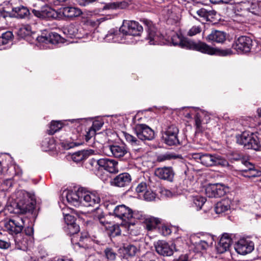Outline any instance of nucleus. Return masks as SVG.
<instances>
[{
  "label": "nucleus",
  "instance_id": "1",
  "mask_svg": "<svg viewBox=\"0 0 261 261\" xmlns=\"http://www.w3.org/2000/svg\"><path fill=\"white\" fill-rule=\"evenodd\" d=\"M171 41L174 46L178 45L181 48L195 50L209 55L225 57L233 54V51L230 48L222 49L213 47L203 42L199 41L196 43L184 38L177 34L172 36Z\"/></svg>",
  "mask_w": 261,
  "mask_h": 261
},
{
  "label": "nucleus",
  "instance_id": "2",
  "mask_svg": "<svg viewBox=\"0 0 261 261\" xmlns=\"http://www.w3.org/2000/svg\"><path fill=\"white\" fill-rule=\"evenodd\" d=\"M134 130L138 139L135 136L124 133L126 141L132 146L140 145L141 140H152L154 138V132L150 127L145 124H139L136 125Z\"/></svg>",
  "mask_w": 261,
  "mask_h": 261
},
{
  "label": "nucleus",
  "instance_id": "3",
  "mask_svg": "<svg viewBox=\"0 0 261 261\" xmlns=\"http://www.w3.org/2000/svg\"><path fill=\"white\" fill-rule=\"evenodd\" d=\"M17 198L13 203V212L17 214H25L32 212L35 208L36 201L33 196L25 191L17 192Z\"/></svg>",
  "mask_w": 261,
  "mask_h": 261
},
{
  "label": "nucleus",
  "instance_id": "4",
  "mask_svg": "<svg viewBox=\"0 0 261 261\" xmlns=\"http://www.w3.org/2000/svg\"><path fill=\"white\" fill-rule=\"evenodd\" d=\"M106 209L110 215L123 221H128L132 219V210L124 204L115 205L110 203L107 204Z\"/></svg>",
  "mask_w": 261,
  "mask_h": 261
},
{
  "label": "nucleus",
  "instance_id": "5",
  "mask_svg": "<svg viewBox=\"0 0 261 261\" xmlns=\"http://www.w3.org/2000/svg\"><path fill=\"white\" fill-rule=\"evenodd\" d=\"M24 231V235L20 232L14 237V241L16 249L25 251L33 244L34 229L31 226H27L25 227Z\"/></svg>",
  "mask_w": 261,
  "mask_h": 261
},
{
  "label": "nucleus",
  "instance_id": "6",
  "mask_svg": "<svg viewBox=\"0 0 261 261\" xmlns=\"http://www.w3.org/2000/svg\"><path fill=\"white\" fill-rule=\"evenodd\" d=\"M103 152L107 156L117 159H126L129 156L128 149L123 143H115L105 146L103 147Z\"/></svg>",
  "mask_w": 261,
  "mask_h": 261
},
{
  "label": "nucleus",
  "instance_id": "7",
  "mask_svg": "<svg viewBox=\"0 0 261 261\" xmlns=\"http://www.w3.org/2000/svg\"><path fill=\"white\" fill-rule=\"evenodd\" d=\"M237 142L247 149L259 150L260 148L258 138L253 133L243 132L241 135L237 137Z\"/></svg>",
  "mask_w": 261,
  "mask_h": 261
},
{
  "label": "nucleus",
  "instance_id": "8",
  "mask_svg": "<svg viewBox=\"0 0 261 261\" xmlns=\"http://www.w3.org/2000/svg\"><path fill=\"white\" fill-rule=\"evenodd\" d=\"M232 8L237 15L243 16L249 13L256 14L259 9L257 4L253 1H244L236 3Z\"/></svg>",
  "mask_w": 261,
  "mask_h": 261
},
{
  "label": "nucleus",
  "instance_id": "9",
  "mask_svg": "<svg viewBox=\"0 0 261 261\" xmlns=\"http://www.w3.org/2000/svg\"><path fill=\"white\" fill-rule=\"evenodd\" d=\"M26 221L29 220L22 217H15L5 223V228L10 234L17 236L25 227Z\"/></svg>",
  "mask_w": 261,
  "mask_h": 261
},
{
  "label": "nucleus",
  "instance_id": "10",
  "mask_svg": "<svg viewBox=\"0 0 261 261\" xmlns=\"http://www.w3.org/2000/svg\"><path fill=\"white\" fill-rule=\"evenodd\" d=\"M201 158L200 163L207 167L218 166L225 167L229 166L228 161L217 154L203 153Z\"/></svg>",
  "mask_w": 261,
  "mask_h": 261
},
{
  "label": "nucleus",
  "instance_id": "11",
  "mask_svg": "<svg viewBox=\"0 0 261 261\" xmlns=\"http://www.w3.org/2000/svg\"><path fill=\"white\" fill-rule=\"evenodd\" d=\"M142 31V25L133 20H124L119 29V32L123 35L129 36H139Z\"/></svg>",
  "mask_w": 261,
  "mask_h": 261
},
{
  "label": "nucleus",
  "instance_id": "12",
  "mask_svg": "<svg viewBox=\"0 0 261 261\" xmlns=\"http://www.w3.org/2000/svg\"><path fill=\"white\" fill-rule=\"evenodd\" d=\"M178 128L174 124L168 126L163 133V139L165 143L169 145H177L180 144L178 138Z\"/></svg>",
  "mask_w": 261,
  "mask_h": 261
},
{
  "label": "nucleus",
  "instance_id": "13",
  "mask_svg": "<svg viewBox=\"0 0 261 261\" xmlns=\"http://www.w3.org/2000/svg\"><path fill=\"white\" fill-rule=\"evenodd\" d=\"M94 219L96 222L100 224L101 226H103L106 229L111 227L110 231L113 236H117L121 234V230L119 225L115 224L110 226L111 224L106 220L101 210L99 208L97 209V213L94 215Z\"/></svg>",
  "mask_w": 261,
  "mask_h": 261
},
{
  "label": "nucleus",
  "instance_id": "14",
  "mask_svg": "<svg viewBox=\"0 0 261 261\" xmlns=\"http://www.w3.org/2000/svg\"><path fill=\"white\" fill-rule=\"evenodd\" d=\"M147 27L148 39L150 45H162L164 43L163 36L156 31V29L153 25L151 21L148 20L144 21Z\"/></svg>",
  "mask_w": 261,
  "mask_h": 261
},
{
  "label": "nucleus",
  "instance_id": "15",
  "mask_svg": "<svg viewBox=\"0 0 261 261\" xmlns=\"http://www.w3.org/2000/svg\"><path fill=\"white\" fill-rule=\"evenodd\" d=\"M252 45V39L249 37L242 36L238 38L232 44V48L238 54H243L249 52Z\"/></svg>",
  "mask_w": 261,
  "mask_h": 261
},
{
  "label": "nucleus",
  "instance_id": "16",
  "mask_svg": "<svg viewBox=\"0 0 261 261\" xmlns=\"http://www.w3.org/2000/svg\"><path fill=\"white\" fill-rule=\"evenodd\" d=\"M100 202V198L97 193L90 192L83 189L81 205L97 207Z\"/></svg>",
  "mask_w": 261,
  "mask_h": 261
},
{
  "label": "nucleus",
  "instance_id": "17",
  "mask_svg": "<svg viewBox=\"0 0 261 261\" xmlns=\"http://www.w3.org/2000/svg\"><path fill=\"white\" fill-rule=\"evenodd\" d=\"M234 249L238 253L246 255L251 253L254 250V244L249 239L242 238L235 244Z\"/></svg>",
  "mask_w": 261,
  "mask_h": 261
},
{
  "label": "nucleus",
  "instance_id": "18",
  "mask_svg": "<svg viewBox=\"0 0 261 261\" xmlns=\"http://www.w3.org/2000/svg\"><path fill=\"white\" fill-rule=\"evenodd\" d=\"M32 12L35 16L43 19H56L59 17L58 12L47 5H44L38 10L33 9Z\"/></svg>",
  "mask_w": 261,
  "mask_h": 261
},
{
  "label": "nucleus",
  "instance_id": "19",
  "mask_svg": "<svg viewBox=\"0 0 261 261\" xmlns=\"http://www.w3.org/2000/svg\"><path fill=\"white\" fill-rule=\"evenodd\" d=\"M227 188L220 184H210L205 188V194L210 198H218L224 196Z\"/></svg>",
  "mask_w": 261,
  "mask_h": 261
},
{
  "label": "nucleus",
  "instance_id": "20",
  "mask_svg": "<svg viewBox=\"0 0 261 261\" xmlns=\"http://www.w3.org/2000/svg\"><path fill=\"white\" fill-rule=\"evenodd\" d=\"M83 191L82 188H80L77 190H68L65 191L68 203L76 207L81 205Z\"/></svg>",
  "mask_w": 261,
  "mask_h": 261
},
{
  "label": "nucleus",
  "instance_id": "21",
  "mask_svg": "<svg viewBox=\"0 0 261 261\" xmlns=\"http://www.w3.org/2000/svg\"><path fill=\"white\" fill-rule=\"evenodd\" d=\"M176 244L172 243L171 245L164 241H159L154 245L156 252L164 256H169L173 254L174 250H177Z\"/></svg>",
  "mask_w": 261,
  "mask_h": 261
},
{
  "label": "nucleus",
  "instance_id": "22",
  "mask_svg": "<svg viewBox=\"0 0 261 261\" xmlns=\"http://www.w3.org/2000/svg\"><path fill=\"white\" fill-rule=\"evenodd\" d=\"M95 163L100 167L103 168L111 173H117L119 171L117 161L114 159L109 158H102L97 160H94Z\"/></svg>",
  "mask_w": 261,
  "mask_h": 261
},
{
  "label": "nucleus",
  "instance_id": "23",
  "mask_svg": "<svg viewBox=\"0 0 261 261\" xmlns=\"http://www.w3.org/2000/svg\"><path fill=\"white\" fill-rule=\"evenodd\" d=\"M37 40L39 43H45V44L51 43L57 44L63 42V39L58 33L55 32H43L42 35L37 38Z\"/></svg>",
  "mask_w": 261,
  "mask_h": 261
},
{
  "label": "nucleus",
  "instance_id": "24",
  "mask_svg": "<svg viewBox=\"0 0 261 261\" xmlns=\"http://www.w3.org/2000/svg\"><path fill=\"white\" fill-rule=\"evenodd\" d=\"M154 174L159 178L172 181L174 176V172L171 167L158 168L155 169Z\"/></svg>",
  "mask_w": 261,
  "mask_h": 261
},
{
  "label": "nucleus",
  "instance_id": "25",
  "mask_svg": "<svg viewBox=\"0 0 261 261\" xmlns=\"http://www.w3.org/2000/svg\"><path fill=\"white\" fill-rule=\"evenodd\" d=\"M232 236L227 233L222 234L217 246L218 251L220 253H222L229 249L232 243L231 238Z\"/></svg>",
  "mask_w": 261,
  "mask_h": 261
},
{
  "label": "nucleus",
  "instance_id": "26",
  "mask_svg": "<svg viewBox=\"0 0 261 261\" xmlns=\"http://www.w3.org/2000/svg\"><path fill=\"white\" fill-rule=\"evenodd\" d=\"M132 181L130 175L126 172L120 173L116 176L112 181V185L118 187L128 186Z\"/></svg>",
  "mask_w": 261,
  "mask_h": 261
},
{
  "label": "nucleus",
  "instance_id": "27",
  "mask_svg": "<svg viewBox=\"0 0 261 261\" xmlns=\"http://www.w3.org/2000/svg\"><path fill=\"white\" fill-rule=\"evenodd\" d=\"M119 250L120 253L122 254L119 256L121 261H128V257L135 256L138 251V249L133 245H129L124 246Z\"/></svg>",
  "mask_w": 261,
  "mask_h": 261
},
{
  "label": "nucleus",
  "instance_id": "28",
  "mask_svg": "<svg viewBox=\"0 0 261 261\" xmlns=\"http://www.w3.org/2000/svg\"><path fill=\"white\" fill-rule=\"evenodd\" d=\"M58 13L67 18H72L79 16L82 14V11L79 8L74 7H65L61 8Z\"/></svg>",
  "mask_w": 261,
  "mask_h": 261
},
{
  "label": "nucleus",
  "instance_id": "29",
  "mask_svg": "<svg viewBox=\"0 0 261 261\" xmlns=\"http://www.w3.org/2000/svg\"><path fill=\"white\" fill-rule=\"evenodd\" d=\"M206 40L209 42L223 43L226 40V34L222 31L214 30L206 37Z\"/></svg>",
  "mask_w": 261,
  "mask_h": 261
},
{
  "label": "nucleus",
  "instance_id": "30",
  "mask_svg": "<svg viewBox=\"0 0 261 261\" xmlns=\"http://www.w3.org/2000/svg\"><path fill=\"white\" fill-rule=\"evenodd\" d=\"M231 201L229 199H224L218 202L215 206V211L217 214H220L227 212L230 210Z\"/></svg>",
  "mask_w": 261,
  "mask_h": 261
},
{
  "label": "nucleus",
  "instance_id": "31",
  "mask_svg": "<svg viewBox=\"0 0 261 261\" xmlns=\"http://www.w3.org/2000/svg\"><path fill=\"white\" fill-rule=\"evenodd\" d=\"M13 35L11 32L7 31L2 34L0 36V46H3L1 49H6L12 44Z\"/></svg>",
  "mask_w": 261,
  "mask_h": 261
},
{
  "label": "nucleus",
  "instance_id": "32",
  "mask_svg": "<svg viewBox=\"0 0 261 261\" xmlns=\"http://www.w3.org/2000/svg\"><path fill=\"white\" fill-rule=\"evenodd\" d=\"M197 15L205 21H211L212 19L216 15V12L214 10H207L201 8L197 11Z\"/></svg>",
  "mask_w": 261,
  "mask_h": 261
},
{
  "label": "nucleus",
  "instance_id": "33",
  "mask_svg": "<svg viewBox=\"0 0 261 261\" xmlns=\"http://www.w3.org/2000/svg\"><path fill=\"white\" fill-rule=\"evenodd\" d=\"M13 16L19 18H24L30 15L29 9L23 6H20L13 8L12 9Z\"/></svg>",
  "mask_w": 261,
  "mask_h": 261
},
{
  "label": "nucleus",
  "instance_id": "34",
  "mask_svg": "<svg viewBox=\"0 0 261 261\" xmlns=\"http://www.w3.org/2000/svg\"><path fill=\"white\" fill-rule=\"evenodd\" d=\"M92 150H81L73 153L71 155V159L76 163H79L86 160L90 155Z\"/></svg>",
  "mask_w": 261,
  "mask_h": 261
},
{
  "label": "nucleus",
  "instance_id": "35",
  "mask_svg": "<svg viewBox=\"0 0 261 261\" xmlns=\"http://www.w3.org/2000/svg\"><path fill=\"white\" fill-rule=\"evenodd\" d=\"M128 4L124 1H118L107 3L103 7V10H116L117 9H124Z\"/></svg>",
  "mask_w": 261,
  "mask_h": 261
},
{
  "label": "nucleus",
  "instance_id": "36",
  "mask_svg": "<svg viewBox=\"0 0 261 261\" xmlns=\"http://www.w3.org/2000/svg\"><path fill=\"white\" fill-rule=\"evenodd\" d=\"M143 222L145 224L146 228L148 230H151L157 226L158 224L160 223V221L158 218L147 216V217L145 218Z\"/></svg>",
  "mask_w": 261,
  "mask_h": 261
},
{
  "label": "nucleus",
  "instance_id": "37",
  "mask_svg": "<svg viewBox=\"0 0 261 261\" xmlns=\"http://www.w3.org/2000/svg\"><path fill=\"white\" fill-rule=\"evenodd\" d=\"M204 117L205 119L206 123H207V120L210 119V117L204 112L200 110L195 114L194 118L195 124L197 128H199L200 127L201 122L204 121Z\"/></svg>",
  "mask_w": 261,
  "mask_h": 261
},
{
  "label": "nucleus",
  "instance_id": "38",
  "mask_svg": "<svg viewBox=\"0 0 261 261\" xmlns=\"http://www.w3.org/2000/svg\"><path fill=\"white\" fill-rule=\"evenodd\" d=\"M42 149L44 151L53 150L55 148V140L53 138L44 139L41 143Z\"/></svg>",
  "mask_w": 261,
  "mask_h": 261
},
{
  "label": "nucleus",
  "instance_id": "39",
  "mask_svg": "<svg viewBox=\"0 0 261 261\" xmlns=\"http://www.w3.org/2000/svg\"><path fill=\"white\" fill-rule=\"evenodd\" d=\"M213 239L212 236H208L205 240H201L196 243V247L199 250H206L209 246L212 244Z\"/></svg>",
  "mask_w": 261,
  "mask_h": 261
},
{
  "label": "nucleus",
  "instance_id": "40",
  "mask_svg": "<svg viewBox=\"0 0 261 261\" xmlns=\"http://www.w3.org/2000/svg\"><path fill=\"white\" fill-rule=\"evenodd\" d=\"M242 175L245 177L249 178L259 176L260 175V172L254 169L253 165H250V167L248 169L242 171Z\"/></svg>",
  "mask_w": 261,
  "mask_h": 261
},
{
  "label": "nucleus",
  "instance_id": "41",
  "mask_svg": "<svg viewBox=\"0 0 261 261\" xmlns=\"http://www.w3.org/2000/svg\"><path fill=\"white\" fill-rule=\"evenodd\" d=\"M121 32L115 31L114 30H111L106 35L105 39L108 42H117L119 40L118 38L121 35Z\"/></svg>",
  "mask_w": 261,
  "mask_h": 261
},
{
  "label": "nucleus",
  "instance_id": "42",
  "mask_svg": "<svg viewBox=\"0 0 261 261\" xmlns=\"http://www.w3.org/2000/svg\"><path fill=\"white\" fill-rule=\"evenodd\" d=\"M206 201V199L199 195H197L193 197V202L196 207L197 210H200Z\"/></svg>",
  "mask_w": 261,
  "mask_h": 261
},
{
  "label": "nucleus",
  "instance_id": "43",
  "mask_svg": "<svg viewBox=\"0 0 261 261\" xmlns=\"http://www.w3.org/2000/svg\"><path fill=\"white\" fill-rule=\"evenodd\" d=\"M63 126L61 121H52L50 125V129L48 130V134L53 135L59 130Z\"/></svg>",
  "mask_w": 261,
  "mask_h": 261
},
{
  "label": "nucleus",
  "instance_id": "44",
  "mask_svg": "<svg viewBox=\"0 0 261 261\" xmlns=\"http://www.w3.org/2000/svg\"><path fill=\"white\" fill-rule=\"evenodd\" d=\"M32 33V28L28 24L22 25L18 30V35L22 37L29 36Z\"/></svg>",
  "mask_w": 261,
  "mask_h": 261
},
{
  "label": "nucleus",
  "instance_id": "45",
  "mask_svg": "<svg viewBox=\"0 0 261 261\" xmlns=\"http://www.w3.org/2000/svg\"><path fill=\"white\" fill-rule=\"evenodd\" d=\"M106 257L110 261L114 260L116 257L117 253L111 248H107L105 250Z\"/></svg>",
  "mask_w": 261,
  "mask_h": 261
},
{
  "label": "nucleus",
  "instance_id": "46",
  "mask_svg": "<svg viewBox=\"0 0 261 261\" xmlns=\"http://www.w3.org/2000/svg\"><path fill=\"white\" fill-rule=\"evenodd\" d=\"M144 200L151 201L155 199L156 197V194L151 190L147 189L142 196Z\"/></svg>",
  "mask_w": 261,
  "mask_h": 261
},
{
  "label": "nucleus",
  "instance_id": "47",
  "mask_svg": "<svg viewBox=\"0 0 261 261\" xmlns=\"http://www.w3.org/2000/svg\"><path fill=\"white\" fill-rule=\"evenodd\" d=\"M147 189L146 183L142 181L138 185L136 188V191L138 193L139 196L141 197Z\"/></svg>",
  "mask_w": 261,
  "mask_h": 261
},
{
  "label": "nucleus",
  "instance_id": "48",
  "mask_svg": "<svg viewBox=\"0 0 261 261\" xmlns=\"http://www.w3.org/2000/svg\"><path fill=\"white\" fill-rule=\"evenodd\" d=\"M10 170H13L14 173L11 174V175L14 174L15 175L21 176L22 174V171L20 167L16 165H11L9 167H8L7 171L9 173H11Z\"/></svg>",
  "mask_w": 261,
  "mask_h": 261
},
{
  "label": "nucleus",
  "instance_id": "49",
  "mask_svg": "<svg viewBox=\"0 0 261 261\" xmlns=\"http://www.w3.org/2000/svg\"><path fill=\"white\" fill-rule=\"evenodd\" d=\"M202 31L201 25H194L188 31V35L189 36H193L199 34Z\"/></svg>",
  "mask_w": 261,
  "mask_h": 261
},
{
  "label": "nucleus",
  "instance_id": "50",
  "mask_svg": "<svg viewBox=\"0 0 261 261\" xmlns=\"http://www.w3.org/2000/svg\"><path fill=\"white\" fill-rule=\"evenodd\" d=\"M67 226L69 233L71 235L76 234V233L80 231V227L77 224H76V223L69 225Z\"/></svg>",
  "mask_w": 261,
  "mask_h": 261
},
{
  "label": "nucleus",
  "instance_id": "51",
  "mask_svg": "<svg viewBox=\"0 0 261 261\" xmlns=\"http://www.w3.org/2000/svg\"><path fill=\"white\" fill-rule=\"evenodd\" d=\"M63 215L64 217V220L67 224V226L75 223V218L70 214H65L64 212H63Z\"/></svg>",
  "mask_w": 261,
  "mask_h": 261
},
{
  "label": "nucleus",
  "instance_id": "52",
  "mask_svg": "<svg viewBox=\"0 0 261 261\" xmlns=\"http://www.w3.org/2000/svg\"><path fill=\"white\" fill-rule=\"evenodd\" d=\"M173 158V155L169 153H165L160 154L157 156V161L159 162H164L165 161L170 160Z\"/></svg>",
  "mask_w": 261,
  "mask_h": 261
},
{
  "label": "nucleus",
  "instance_id": "53",
  "mask_svg": "<svg viewBox=\"0 0 261 261\" xmlns=\"http://www.w3.org/2000/svg\"><path fill=\"white\" fill-rule=\"evenodd\" d=\"M132 218L139 220L143 222L144 221L145 218L147 217V216L143 215L142 212H133L132 211Z\"/></svg>",
  "mask_w": 261,
  "mask_h": 261
},
{
  "label": "nucleus",
  "instance_id": "54",
  "mask_svg": "<svg viewBox=\"0 0 261 261\" xmlns=\"http://www.w3.org/2000/svg\"><path fill=\"white\" fill-rule=\"evenodd\" d=\"M103 123L99 120H95L93 121L92 126L90 127L94 129L95 132L99 130L102 126Z\"/></svg>",
  "mask_w": 261,
  "mask_h": 261
},
{
  "label": "nucleus",
  "instance_id": "55",
  "mask_svg": "<svg viewBox=\"0 0 261 261\" xmlns=\"http://www.w3.org/2000/svg\"><path fill=\"white\" fill-rule=\"evenodd\" d=\"M6 159H4L3 158H1L0 157V173L3 174L4 173L5 170L8 168L7 166H5V165H7L6 163Z\"/></svg>",
  "mask_w": 261,
  "mask_h": 261
},
{
  "label": "nucleus",
  "instance_id": "56",
  "mask_svg": "<svg viewBox=\"0 0 261 261\" xmlns=\"http://www.w3.org/2000/svg\"><path fill=\"white\" fill-rule=\"evenodd\" d=\"M96 134V132L94 129L90 128L88 132L86 133L85 135V140L88 142L92 137L94 136Z\"/></svg>",
  "mask_w": 261,
  "mask_h": 261
},
{
  "label": "nucleus",
  "instance_id": "57",
  "mask_svg": "<svg viewBox=\"0 0 261 261\" xmlns=\"http://www.w3.org/2000/svg\"><path fill=\"white\" fill-rule=\"evenodd\" d=\"M202 154V153H190L189 155L192 159H194L197 162L200 163Z\"/></svg>",
  "mask_w": 261,
  "mask_h": 261
},
{
  "label": "nucleus",
  "instance_id": "58",
  "mask_svg": "<svg viewBox=\"0 0 261 261\" xmlns=\"http://www.w3.org/2000/svg\"><path fill=\"white\" fill-rule=\"evenodd\" d=\"M161 231L162 234L164 236H168L171 232L170 228L166 225H163L162 226Z\"/></svg>",
  "mask_w": 261,
  "mask_h": 261
},
{
  "label": "nucleus",
  "instance_id": "59",
  "mask_svg": "<svg viewBox=\"0 0 261 261\" xmlns=\"http://www.w3.org/2000/svg\"><path fill=\"white\" fill-rule=\"evenodd\" d=\"M88 239V234L87 233H82L80 237V242L77 243L75 242V244H77L80 247H81L82 245L81 244V243L84 242V240H87Z\"/></svg>",
  "mask_w": 261,
  "mask_h": 261
},
{
  "label": "nucleus",
  "instance_id": "60",
  "mask_svg": "<svg viewBox=\"0 0 261 261\" xmlns=\"http://www.w3.org/2000/svg\"><path fill=\"white\" fill-rule=\"evenodd\" d=\"M173 261H189V258L187 254L180 255L178 258L173 260Z\"/></svg>",
  "mask_w": 261,
  "mask_h": 261
},
{
  "label": "nucleus",
  "instance_id": "61",
  "mask_svg": "<svg viewBox=\"0 0 261 261\" xmlns=\"http://www.w3.org/2000/svg\"><path fill=\"white\" fill-rule=\"evenodd\" d=\"M9 246H10L9 243H8V242H7L5 241L0 240V248L7 249V248H9Z\"/></svg>",
  "mask_w": 261,
  "mask_h": 261
},
{
  "label": "nucleus",
  "instance_id": "62",
  "mask_svg": "<svg viewBox=\"0 0 261 261\" xmlns=\"http://www.w3.org/2000/svg\"><path fill=\"white\" fill-rule=\"evenodd\" d=\"M82 120V119H69L68 121L70 122L71 123L75 124V126L78 127L80 125V122Z\"/></svg>",
  "mask_w": 261,
  "mask_h": 261
},
{
  "label": "nucleus",
  "instance_id": "63",
  "mask_svg": "<svg viewBox=\"0 0 261 261\" xmlns=\"http://www.w3.org/2000/svg\"><path fill=\"white\" fill-rule=\"evenodd\" d=\"M3 185H6L7 186H9V187H10L12 185V182L10 179H8L4 182Z\"/></svg>",
  "mask_w": 261,
  "mask_h": 261
},
{
  "label": "nucleus",
  "instance_id": "64",
  "mask_svg": "<svg viewBox=\"0 0 261 261\" xmlns=\"http://www.w3.org/2000/svg\"><path fill=\"white\" fill-rule=\"evenodd\" d=\"M221 0H210L211 3L213 4H221Z\"/></svg>",
  "mask_w": 261,
  "mask_h": 261
}]
</instances>
